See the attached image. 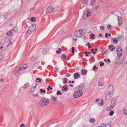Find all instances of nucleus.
<instances>
[{
    "label": "nucleus",
    "mask_w": 127,
    "mask_h": 127,
    "mask_svg": "<svg viewBox=\"0 0 127 127\" xmlns=\"http://www.w3.org/2000/svg\"><path fill=\"white\" fill-rule=\"evenodd\" d=\"M50 102V100L49 98L46 97H43L40 100L39 104L41 107H43L46 106Z\"/></svg>",
    "instance_id": "f257e3e1"
},
{
    "label": "nucleus",
    "mask_w": 127,
    "mask_h": 127,
    "mask_svg": "<svg viewBox=\"0 0 127 127\" xmlns=\"http://www.w3.org/2000/svg\"><path fill=\"white\" fill-rule=\"evenodd\" d=\"M86 33L85 29H81L77 30L74 32V36L77 37H80L83 36Z\"/></svg>",
    "instance_id": "f03ea898"
},
{
    "label": "nucleus",
    "mask_w": 127,
    "mask_h": 127,
    "mask_svg": "<svg viewBox=\"0 0 127 127\" xmlns=\"http://www.w3.org/2000/svg\"><path fill=\"white\" fill-rule=\"evenodd\" d=\"M83 95L82 91L80 90H78L74 93L73 97L75 98L79 97L82 96Z\"/></svg>",
    "instance_id": "7ed1b4c3"
},
{
    "label": "nucleus",
    "mask_w": 127,
    "mask_h": 127,
    "mask_svg": "<svg viewBox=\"0 0 127 127\" xmlns=\"http://www.w3.org/2000/svg\"><path fill=\"white\" fill-rule=\"evenodd\" d=\"M36 28V26L35 24L32 25L29 27L28 30L27 32V33L28 34L31 33Z\"/></svg>",
    "instance_id": "20e7f679"
},
{
    "label": "nucleus",
    "mask_w": 127,
    "mask_h": 127,
    "mask_svg": "<svg viewBox=\"0 0 127 127\" xmlns=\"http://www.w3.org/2000/svg\"><path fill=\"white\" fill-rule=\"evenodd\" d=\"M116 103V100L115 99H113L111 100V106L108 107L107 109V110L108 111L110 110L109 109H108L109 108V109H112L113 107L115 106Z\"/></svg>",
    "instance_id": "39448f33"
},
{
    "label": "nucleus",
    "mask_w": 127,
    "mask_h": 127,
    "mask_svg": "<svg viewBox=\"0 0 127 127\" xmlns=\"http://www.w3.org/2000/svg\"><path fill=\"white\" fill-rule=\"evenodd\" d=\"M117 57H121L122 55V50L121 47H119L117 49Z\"/></svg>",
    "instance_id": "423d86ee"
},
{
    "label": "nucleus",
    "mask_w": 127,
    "mask_h": 127,
    "mask_svg": "<svg viewBox=\"0 0 127 127\" xmlns=\"http://www.w3.org/2000/svg\"><path fill=\"white\" fill-rule=\"evenodd\" d=\"M46 12L48 13H50L52 12H53V6L51 5L48 6L46 9Z\"/></svg>",
    "instance_id": "0eeeda50"
},
{
    "label": "nucleus",
    "mask_w": 127,
    "mask_h": 127,
    "mask_svg": "<svg viewBox=\"0 0 127 127\" xmlns=\"http://www.w3.org/2000/svg\"><path fill=\"white\" fill-rule=\"evenodd\" d=\"M95 101L100 106L103 105V100L102 99H97L95 100Z\"/></svg>",
    "instance_id": "6e6552de"
},
{
    "label": "nucleus",
    "mask_w": 127,
    "mask_h": 127,
    "mask_svg": "<svg viewBox=\"0 0 127 127\" xmlns=\"http://www.w3.org/2000/svg\"><path fill=\"white\" fill-rule=\"evenodd\" d=\"M113 91V86L111 85H109L108 87L107 93H112Z\"/></svg>",
    "instance_id": "1a4fd4ad"
},
{
    "label": "nucleus",
    "mask_w": 127,
    "mask_h": 127,
    "mask_svg": "<svg viewBox=\"0 0 127 127\" xmlns=\"http://www.w3.org/2000/svg\"><path fill=\"white\" fill-rule=\"evenodd\" d=\"M120 57H117L115 60L117 64H121L123 61V59L120 58Z\"/></svg>",
    "instance_id": "9d476101"
},
{
    "label": "nucleus",
    "mask_w": 127,
    "mask_h": 127,
    "mask_svg": "<svg viewBox=\"0 0 127 127\" xmlns=\"http://www.w3.org/2000/svg\"><path fill=\"white\" fill-rule=\"evenodd\" d=\"M118 26L119 27H121L122 26L123 23L122 19L121 17H118Z\"/></svg>",
    "instance_id": "9b49d317"
},
{
    "label": "nucleus",
    "mask_w": 127,
    "mask_h": 127,
    "mask_svg": "<svg viewBox=\"0 0 127 127\" xmlns=\"http://www.w3.org/2000/svg\"><path fill=\"white\" fill-rule=\"evenodd\" d=\"M62 90L63 92H65L68 90V87L66 85H64L63 87L62 88Z\"/></svg>",
    "instance_id": "f8f14e48"
},
{
    "label": "nucleus",
    "mask_w": 127,
    "mask_h": 127,
    "mask_svg": "<svg viewBox=\"0 0 127 127\" xmlns=\"http://www.w3.org/2000/svg\"><path fill=\"white\" fill-rule=\"evenodd\" d=\"M57 97L53 95H52L51 97V101L54 102H56V101Z\"/></svg>",
    "instance_id": "ddd939ff"
},
{
    "label": "nucleus",
    "mask_w": 127,
    "mask_h": 127,
    "mask_svg": "<svg viewBox=\"0 0 127 127\" xmlns=\"http://www.w3.org/2000/svg\"><path fill=\"white\" fill-rule=\"evenodd\" d=\"M27 68V66L26 64H24L22 65L20 68L18 69L17 70L20 71V70H24Z\"/></svg>",
    "instance_id": "4468645a"
},
{
    "label": "nucleus",
    "mask_w": 127,
    "mask_h": 127,
    "mask_svg": "<svg viewBox=\"0 0 127 127\" xmlns=\"http://www.w3.org/2000/svg\"><path fill=\"white\" fill-rule=\"evenodd\" d=\"M12 30L8 31L6 33V34L9 36L12 37L13 35V33L11 32Z\"/></svg>",
    "instance_id": "2eb2a0df"
},
{
    "label": "nucleus",
    "mask_w": 127,
    "mask_h": 127,
    "mask_svg": "<svg viewBox=\"0 0 127 127\" xmlns=\"http://www.w3.org/2000/svg\"><path fill=\"white\" fill-rule=\"evenodd\" d=\"M111 94L107 93L106 94L105 98L106 99L109 100L111 99Z\"/></svg>",
    "instance_id": "dca6fc26"
},
{
    "label": "nucleus",
    "mask_w": 127,
    "mask_h": 127,
    "mask_svg": "<svg viewBox=\"0 0 127 127\" xmlns=\"http://www.w3.org/2000/svg\"><path fill=\"white\" fill-rule=\"evenodd\" d=\"M13 41L12 38L9 39L8 41L7 46H10L13 44Z\"/></svg>",
    "instance_id": "f3484780"
},
{
    "label": "nucleus",
    "mask_w": 127,
    "mask_h": 127,
    "mask_svg": "<svg viewBox=\"0 0 127 127\" xmlns=\"http://www.w3.org/2000/svg\"><path fill=\"white\" fill-rule=\"evenodd\" d=\"M87 15V17H89L92 14V13L90 11V10L89 9H88L86 11Z\"/></svg>",
    "instance_id": "a211bd4d"
},
{
    "label": "nucleus",
    "mask_w": 127,
    "mask_h": 127,
    "mask_svg": "<svg viewBox=\"0 0 127 127\" xmlns=\"http://www.w3.org/2000/svg\"><path fill=\"white\" fill-rule=\"evenodd\" d=\"M59 7L57 6H55L53 7V12H55L57 11L59 9Z\"/></svg>",
    "instance_id": "6ab92c4d"
},
{
    "label": "nucleus",
    "mask_w": 127,
    "mask_h": 127,
    "mask_svg": "<svg viewBox=\"0 0 127 127\" xmlns=\"http://www.w3.org/2000/svg\"><path fill=\"white\" fill-rule=\"evenodd\" d=\"M74 76L75 79H77L80 77V75L77 72L74 74Z\"/></svg>",
    "instance_id": "aec40b11"
},
{
    "label": "nucleus",
    "mask_w": 127,
    "mask_h": 127,
    "mask_svg": "<svg viewBox=\"0 0 127 127\" xmlns=\"http://www.w3.org/2000/svg\"><path fill=\"white\" fill-rule=\"evenodd\" d=\"M87 71L84 69H82L81 70V73L82 75H85L86 74Z\"/></svg>",
    "instance_id": "412c9836"
},
{
    "label": "nucleus",
    "mask_w": 127,
    "mask_h": 127,
    "mask_svg": "<svg viewBox=\"0 0 127 127\" xmlns=\"http://www.w3.org/2000/svg\"><path fill=\"white\" fill-rule=\"evenodd\" d=\"M30 20L32 22H35L36 21V19L35 17H32L31 18Z\"/></svg>",
    "instance_id": "4be33fe9"
},
{
    "label": "nucleus",
    "mask_w": 127,
    "mask_h": 127,
    "mask_svg": "<svg viewBox=\"0 0 127 127\" xmlns=\"http://www.w3.org/2000/svg\"><path fill=\"white\" fill-rule=\"evenodd\" d=\"M109 49V50H111V51H112L113 50L115 49V47H113V46L110 45L108 46Z\"/></svg>",
    "instance_id": "5701e85b"
},
{
    "label": "nucleus",
    "mask_w": 127,
    "mask_h": 127,
    "mask_svg": "<svg viewBox=\"0 0 127 127\" xmlns=\"http://www.w3.org/2000/svg\"><path fill=\"white\" fill-rule=\"evenodd\" d=\"M36 57L34 56H32L30 58V59L32 61H35L36 60Z\"/></svg>",
    "instance_id": "b1692460"
},
{
    "label": "nucleus",
    "mask_w": 127,
    "mask_h": 127,
    "mask_svg": "<svg viewBox=\"0 0 127 127\" xmlns=\"http://www.w3.org/2000/svg\"><path fill=\"white\" fill-rule=\"evenodd\" d=\"M32 96L33 97H37L38 96V95L37 94L35 93H34L32 94Z\"/></svg>",
    "instance_id": "393cba45"
},
{
    "label": "nucleus",
    "mask_w": 127,
    "mask_h": 127,
    "mask_svg": "<svg viewBox=\"0 0 127 127\" xmlns=\"http://www.w3.org/2000/svg\"><path fill=\"white\" fill-rule=\"evenodd\" d=\"M123 113L125 115H126L127 114V110L125 108H124L123 109Z\"/></svg>",
    "instance_id": "a878e982"
},
{
    "label": "nucleus",
    "mask_w": 127,
    "mask_h": 127,
    "mask_svg": "<svg viewBox=\"0 0 127 127\" xmlns=\"http://www.w3.org/2000/svg\"><path fill=\"white\" fill-rule=\"evenodd\" d=\"M113 42L114 43H116L118 42V40L117 38H113L112 39Z\"/></svg>",
    "instance_id": "bb28decb"
},
{
    "label": "nucleus",
    "mask_w": 127,
    "mask_h": 127,
    "mask_svg": "<svg viewBox=\"0 0 127 127\" xmlns=\"http://www.w3.org/2000/svg\"><path fill=\"white\" fill-rule=\"evenodd\" d=\"M95 36L94 34L92 33L90 34V37L91 39H94V37Z\"/></svg>",
    "instance_id": "cd10ccee"
},
{
    "label": "nucleus",
    "mask_w": 127,
    "mask_h": 127,
    "mask_svg": "<svg viewBox=\"0 0 127 127\" xmlns=\"http://www.w3.org/2000/svg\"><path fill=\"white\" fill-rule=\"evenodd\" d=\"M29 84L28 83L25 84L23 86V88L25 89H26L29 86Z\"/></svg>",
    "instance_id": "c85d7f7f"
},
{
    "label": "nucleus",
    "mask_w": 127,
    "mask_h": 127,
    "mask_svg": "<svg viewBox=\"0 0 127 127\" xmlns=\"http://www.w3.org/2000/svg\"><path fill=\"white\" fill-rule=\"evenodd\" d=\"M3 45L2 42H0V50H2L3 47Z\"/></svg>",
    "instance_id": "c756f323"
},
{
    "label": "nucleus",
    "mask_w": 127,
    "mask_h": 127,
    "mask_svg": "<svg viewBox=\"0 0 127 127\" xmlns=\"http://www.w3.org/2000/svg\"><path fill=\"white\" fill-rule=\"evenodd\" d=\"M90 122L91 123H94L95 122V120L94 118L90 119Z\"/></svg>",
    "instance_id": "7c9ffc66"
},
{
    "label": "nucleus",
    "mask_w": 127,
    "mask_h": 127,
    "mask_svg": "<svg viewBox=\"0 0 127 127\" xmlns=\"http://www.w3.org/2000/svg\"><path fill=\"white\" fill-rule=\"evenodd\" d=\"M61 58L63 60L65 59L66 58L65 55L64 54H62L61 56Z\"/></svg>",
    "instance_id": "2f4dec72"
},
{
    "label": "nucleus",
    "mask_w": 127,
    "mask_h": 127,
    "mask_svg": "<svg viewBox=\"0 0 127 127\" xmlns=\"http://www.w3.org/2000/svg\"><path fill=\"white\" fill-rule=\"evenodd\" d=\"M62 51L60 48H59L56 51V53L57 54H59Z\"/></svg>",
    "instance_id": "473e14b6"
},
{
    "label": "nucleus",
    "mask_w": 127,
    "mask_h": 127,
    "mask_svg": "<svg viewBox=\"0 0 127 127\" xmlns=\"http://www.w3.org/2000/svg\"><path fill=\"white\" fill-rule=\"evenodd\" d=\"M68 80L66 78H65L63 81V83L64 84H66Z\"/></svg>",
    "instance_id": "72a5a7b5"
},
{
    "label": "nucleus",
    "mask_w": 127,
    "mask_h": 127,
    "mask_svg": "<svg viewBox=\"0 0 127 127\" xmlns=\"http://www.w3.org/2000/svg\"><path fill=\"white\" fill-rule=\"evenodd\" d=\"M35 90V89L32 87H31L30 90V91L31 93H33L34 92Z\"/></svg>",
    "instance_id": "f704fd0d"
},
{
    "label": "nucleus",
    "mask_w": 127,
    "mask_h": 127,
    "mask_svg": "<svg viewBox=\"0 0 127 127\" xmlns=\"http://www.w3.org/2000/svg\"><path fill=\"white\" fill-rule=\"evenodd\" d=\"M103 84V83L101 81H99L98 83V85L99 86H102Z\"/></svg>",
    "instance_id": "c9c22d12"
},
{
    "label": "nucleus",
    "mask_w": 127,
    "mask_h": 127,
    "mask_svg": "<svg viewBox=\"0 0 127 127\" xmlns=\"http://www.w3.org/2000/svg\"><path fill=\"white\" fill-rule=\"evenodd\" d=\"M87 17V15L86 13H84L82 16V18L83 19H85L86 18V17Z\"/></svg>",
    "instance_id": "e433bc0d"
},
{
    "label": "nucleus",
    "mask_w": 127,
    "mask_h": 127,
    "mask_svg": "<svg viewBox=\"0 0 127 127\" xmlns=\"http://www.w3.org/2000/svg\"><path fill=\"white\" fill-rule=\"evenodd\" d=\"M36 81L35 82L36 83H37L38 82H39L40 83L41 82V79L40 78H36Z\"/></svg>",
    "instance_id": "4c0bfd02"
},
{
    "label": "nucleus",
    "mask_w": 127,
    "mask_h": 127,
    "mask_svg": "<svg viewBox=\"0 0 127 127\" xmlns=\"http://www.w3.org/2000/svg\"><path fill=\"white\" fill-rule=\"evenodd\" d=\"M105 125L106 127H111V124L110 123H109L106 124H105Z\"/></svg>",
    "instance_id": "58836bf2"
},
{
    "label": "nucleus",
    "mask_w": 127,
    "mask_h": 127,
    "mask_svg": "<svg viewBox=\"0 0 127 127\" xmlns=\"http://www.w3.org/2000/svg\"><path fill=\"white\" fill-rule=\"evenodd\" d=\"M40 92V93H43L44 94L45 93V90L43 89H40L39 90Z\"/></svg>",
    "instance_id": "ea45409f"
},
{
    "label": "nucleus",
    "mask_w": 127,
    "mask_h": 127,
    "mask_svg": "<svg viewBox=\"0 0 127 127\" xmlns=\"http://www.w3.org/2000/svg\"><path fill=\"white\" fill-rule=\"evenodd\" d=\"M114 113V111H111L109 112V115L110 116L113 115Z\"/></svg>",
    "instance_id": "a19ab883"
},
{
    "label": "nucleus",
    "mask_w": 127,
    "mask_h": 127,
    "mask_svg": "<svg viewBox=\"0 0 127 127\" xmlns=\"http://www.w3.org/2000/svg\"><path fill=\"white\" fill-rule=\"evenodd\" d=\"M111 25L108 24V25L107 26V28L108 29V30H111Z\"/></svg>",
    "instance_id": "79ce46f5"
},
{
    "label": "nucleus",
    "mask_w": 127,
    "mask_h": 127,
    "mask_svg": "<svg viewBox=\"0 0 127 127\" xmlns=\"http://www.w3.org/2000/svg\"><path fill=\"white\" fill-rule=\"evenodd\" d=\"M56 94L57 95H59V94L60 95H62V93L60 91H58L57 92V93H56Z\"/></svg>",
    "instance_id": "37998d69"
},
{
    "label": "nucleus",
    "mask_w": 127,
    "mask_h": 127,
    "mask_svg": "<svg viewBox=\"0 0 127 127\" xmlns=\"http://www.w3.org/2000/svg\"><path fill=\"white\" fill-rule=\"evenodd\" d=\"M47 89L48 91H49L50 90H51L52 88L51 87V86L49 85L48 86Z\"/></svg>",
    "instance_id": "c03bdc74"
},
{
    "label": "nucleus",
    "mask_w": 127,
    "mask_h": 127,
    "mask_svg": "<svg viewBox=\"0 0 127 127\" xmlns=\"http://www.w3.org/2000/svg\"><path fill=\"white\" fill-rule=\"evenodd\" d=\"M95 50L94 49H92L91 50V52L93 54H95L96 53L95 51H94Z\"/></svg>",
    "instance_id": "a18cd8bd"
},
{
    "label": "nucleus",
    "mask_w": 127,
    "mask_h": 127,
    "mask_svg": "<svg viewBox=\"0 0 127 127\" xmlns=\"http://www.w3.org/2000/svg\"><path fill=\"white\" fill-rule=\"evenodd\" d=\"M104 61L106 62H107L108 63H109L110 62V60L109 59H104Z\"/></svg>",
    "instance_id": "49530a36"
},
{
    "label": "nucleus",
    "mask_w": 127,
    "mask_h": 127,
    "mask_svg": "<svg viewBox=\"0 0 127 127\" xmlns=\"http://www.w3.org/2000/svg\"><path fill=\"white\" fill-rule=\"evenodd\" d=\"M4 57V56L3 55H0V61L2 60Z\"/></svg>",
    "instance_id": "de8ad7c7"
},
{
    "label": "nucleus",
    "mask_w": 127,
    "mask_h": 127,
    "mask_svg": "<svg viewBox=\"0 0 127 127\" xmlns=\"http://www.w3.org/2000/svg\"><path fill=\"white\" fill-rule=\"evenodd\" d=\"M104 65V63L102 62H100V66H102Z\"/></svg>",
    "instance_id": "09e8293b"
},
{
    "label": "nucleus",
    "mask_w": 127,
    "mask_h": 127,
    "mask_svg": "<svg viewBox=\"0 0 127 127\" xmlns=\"http://www.w3.org/2000/svg\"><path fill=\"white\" fill-rule=\"evenodd\" d=\"M19 71L18 70V71L15 73V75L16 76H18L19 73Z\"/></svg>",
    "instance_id": "8fccbe9b"
},
{
    "label": "nucleus",
    "mask_w": 127,
    "mask_h": 127,
    "mask_svg": "<svg viewBox=\"0 0 127 127\" xmlns=\"http://www.w3.org/2000/svg\"><path fill=\"white\" fill-rule=\"evenodd\" d=\"M88 0H82V3L83 4H84L86 3Z\"/></svg>",
    "instance_id": "3c124183"
},
{
    "label": "nucleus",
    "mask_w": 127,
    "mask_h": 127,
    "mask_svg": "<svg viewBox=\"0 0 127 127\" xmlns=\"http://www.w3.org/2000/svg\"><path fill=\"white\" fill-rule=\"evenodd\" d=\"M100 126L101 127H106L105 124L103 123L101 124Z\"/></svg>",
    "instance_id": "603ef678"
},
{
    "label": "nucleus",
    "mask_w": 127,
    "mask_h": 127,
    "mask_svg": "<svg viewBox=\"0 0 127 127\" xmlns=\"http://www.w3.org/2000/svg\"><path fill=\"white\" fill-rule=\"evenodd\" d=\"M104 26H100V29H102L103 30H104Z\"/></svg>",
    "instance_id": "864d4df0"
},
{
    "label": "nucleus",
    "mask_w": 127,
    "mask_h": 127,
    "mask_svg": "<svg viewBox=\"0 0 127 127\" xmlns=\"http://www.w3.org/2000/svg\"><path fill=\"white\" fill-rule=\"evenodd\" d=\"M97 69V67H96L94 65L93 66V70H96Z\"/></svg>",
    "instance_id": "5fc2aeb1"
},
{
    "label": "nucleus",
    "mask_w": 127,
    "mask_h": 127,
    "mask_svg": "<svg viewBox=\"0 0 127 127\" xmlns=\"http://www.w3.org/2000/svg\"><path fill=\"white\" fill-rule=\"evenodd\" d=\"M87 46H88V48H90L91 47V46L90 45V43L88 42L87 44L86 45Z\"/></svg>",
    "instance_id": "6e6d98bb"
},
{
    "label": "nucleus",
    "mask_w": 127,
    "mask_h": 127,
    "mask_svg": "<svg viewBox=\"0 0 127 127\" xmlns=\"http://www.w3.org/2000/svg\"><path fill=\"white\" fill-rule=\"evenodd\" d=\"M71 49L72 50V53H74V48L73 47H72L71 48Z\"/></svg>",
    "instance_id": "4d7b16f0"
},
{
    "label": "nucleus",
    "mask_w": 127,
    "mask_h": 127,
    "mask_svg": "<svg viewBox=\"0 0 127 127\" xmlns=\"http://www.w3.org/2000/svg\"><path fill=\"white\" fill-rule=\"evenodd\" d=\"M99 7V6H97L95 7L94 8V10H97L98 9Z\"/></svg>",
    "instance_id": "13d9d810"
},
{
    "label": "nucleus",
    "mask_w": 127,
    "mask_h": 127,
    "mask_svg": "<svg viewBox=\"0 0 127 127\" xmlns=\"http://www.w3.org/2000/svg\"><path fill=\"white\" fill-rule=\"evenodd\" d=\"M12 30H13L14 31H15L17 30V27H14L13 29H12Z\"/></svg>",
    "instance_id": "bf43d9fd"
},
{
    "label": "nucleus",
    "mask_w": 127,
    "mask_h": 127,
    "mask_svg": "<svg viewBox=\"0 0 127 127\" xmlns=\"http://www.w3.org/2000/svg\"><path fill=\"white\" fill-rule=\"evenodd\" d=\"M55 71L56 72L58 71V68L57 67H55Z\"/></svg>",
    "instance_id": "052dcab7"
},
{
    "label": "nucleus",
    "mask_w": 127,
    "mask_h": 127,
    "mask_svg": "<svg viewBox=\"0 0 127 127\" xmlns=\"http://www.w3.org/2000/svg\"><path fill=\"white\" fill-rule=\"evenodd\" d=\"M71 75V74L68 73L66 74V76L67 77H69Z\"/></svg>",
    "instance_id": "680f3d73"
},
{
    "label": "nucleus",
    "mask_w": 127,
    "mask_h": 127,
    "mask_svg": "<svg viewBox=\"0 0 127 127\" xmlns=\"http://www.w3.org/2000/svg\"><path fill=\"white\" fill-rule=\"evenodd\" d=\"M20 127H25V125L24 124H21Z\"/></svg>",
    "instance_id": "e2e57ef3"
},
{
    "label": "nucleus",
    "mask_w": 127,
    "mask_h": 127,
    "mask_svg": "<svg viewBox=\"0 0 127 127\" xmlns=\"http://www.w3.org/2000/svg\"><path fill=\"white\" fill-rule=\"evenodd\" d=\"M95 2V0H91V3H93Z\"/></svg>",
    "instance_id": "0e129e2a"
},
{
    "label": "nucleus",
    "mask_w": 127,
    "mask_h": 127,
    "mask_svg": "<svg viewBox=\"0 0 127 127\" xmlns=\"http://www.w3.org/2000/svg\"><path fill=\"white\" fill-rule=\"evenodd\" d=\"M85 54L86 55V56L87 57L88 56V54H87V52L86 51L85 52Z\"/></svg>",
    "instance_id": "69168bd1"
},
{
    "label": "nucleus",
    "mask_w": 127,
    "mask_h": 127,
    "mask_svg": "<svg viewBox=\"0 0 127 127\" xmlns=\"http://www.w3.org/2000/svg\"><path fill=\"white\" fill-rule=\"evenodd\" d=\"M0 81L2 83L3 81V79H0Z\"/></svg>",
    "instance_id": "338daca9"
},
{
    "label": "nucleus",
    "mask_w": 127,
    "mask_h": 127,
    "mask_svg": "<svg viewBox=\"0 0 127 127\" xmlns=\"http://www.w3.org/2000/svg\"><path fill=\"white\" fill-rule=\"evenodd\" d=\"M108 34L107 33H106L105 34V36L106 37H108Z\"/></svg>",
    "instance_id": "774afa93"
}]
</instances>
